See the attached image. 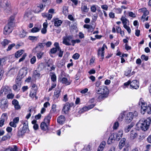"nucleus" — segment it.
<instances>
[{"mask_svg": "<svg viewBox=\"0 0 151 151\" xmlns=\"http://www.w3.org/2000/svg\"><path fill=\"white\" fill-rule=\"evenodd\" d=\"M131 72V70H129L125 72V75L126 76H130V75Z\"/></svg>", "mask_w": 151, "mask_h": 151, "instance_id": "nucleus-63", "label": "nucleus"}, {"mask_svg": "<svg viewBox=\"0 0 151 151\" xmlns=\"http://www.w3.org/2000/svg\"><path fill=\"white\" fill-rule=\"evenodd\" d=\"M137 134L136 130H132L130 132V137L131 139H133L136 137Z\"/></svg>", "mask_w": 151, "mask_h": 151, "instance_id": "nucleus-26", "label": "nucleus"}, {"mask_svg": "<svg viewBox=\"0 0 151 151\" xmlns=\"http://www.w3.org/2000/svg\"><path fill=\"white\" fill-rule=\"evenodd\" d=\"M33 75L35 78H38L39 77L40 74L37 70H35L33 72Z\"/></svg>", "mask_w": 151, "mask_h": 151, "instance_id": "nucleus-39", "label": "nucleus"}, {"mask_svg": "<svg viewBox=\"0 0 151 151\" xmlns=\"http://www.w3.org/2000/svg\"><path fill=\"white\" fill-rule=\"evenodd\" d=\"M134 125V124L133 123H132L129 125H128V126L124 128L125 132L126 133L128 132L130 130L131 128Z\"/></svg>", "mask_w": 151, "mask_h": 151, "instance_id": "nucleus-30", "label": "nucleus"}, {"mask_svg": "<svg viewBox=\"0 0 151 151\" xmlns=\"http://www.w3.org/2000/svg\"><path fill=\"white\" fill-rule=\"evenodd\" d=\"M108 139H109V140H111V141L113 142L115 140H116L114 134L111 135Z\"/></svg>", "mask_w": 151, "mask_h": 151, "instance_id": "nucleus-51", "label": "nucleus"}, {"mask_svg": "<svg viewBox=\"0 0 151 151\" xmlns=\"http://www.w3.org/2000/svg\"><path fill=\"white\" fill-rule=\"evenodd\" d=\"M115 137L116 140L119 141L122 136L123 131L122 130H119L118 133H115L113 134Z\"/></svg>", "mask_w": 151, "mask_h": 151, "instance_id": "nucleus-17", "label": "nucleus"}, {"mask_svg": "<svg viewBox=\"0 0 151 151\" xmlns=\"http://www.w3.org/2000/svg\"><path fill=\"white\" fill-rule=\"evenodd\" d=\"M44 46L45 43H39L35 47V49L37 51H41L43 50Z\"/></svg>", "mask_w": 151, "mask_h": 151, "instance_id": "nucleus-18", "label": "nucleus"}, {"mask_svg": "<svg viewBox=\"0 0 151 151\" xmlns=\"http://www.w3.org/2000/svg\"><path fill=\"white\" fill-rule=\"evenodd\" d=\"M33 12L35 13H38L41 12V11L38 6H37L35 7L34 9L33 10Z\"/></svg>", "mask_w": 151, "mask_h": 151, "instance_id": "nucleus-40", "label": "nucleus"}, {"mask_svg": "<svg viewBox=\"0 0 151 151\" xmlns=\"http://www.w3.org/2000/svg\"><path fill=\"white\" fill-rule=\"evenodd\" d=\"M59 50L57 49L56 48L53 47L50 50V52L51 54H54L57 51Z\"/></svg>", "mask_w": 151, "mask_h": 151, "instance_id": "nucleus-47", "label": "nucleus"}, {"mask_svg": "<svg viewBox=\"0 0 151 151\" xmlns=\"http://www.w3.org/2000/svg\"><path fill=\"white\" fill-rule=\"evenodd\" d=\"M24 133V131L23 130L20 129L17 132V135L19 137H21L23 135Z\"/></svg>", "mask_w": 151, "mask_h": 151, "instance_id": "nucleus-45", "label": "nucleus"}, {"mask_svg": "<svg viewBox=\"0 0 151 151\" xmlns=\"http://www.w3.org/2000/svg\"><path fill=\"white\" fill-rule=\"evenodd\" d=\"M51 116L52 114L51 113H50L45 118L44 122L47 123V124H49Z\"/></svg>", "mask_w": 151, "mask_h": 151, "instance_id": "nucleus-27", "label": "nucleus"}, {"mask_svg": "<svg viewBox=\"0 0 151 151\" xmlns=\"http://www.w3.org/2000/svg\"><path fill=\"white\" fill-rule=\"evenodd\" d=\"M5 60L4 58H0V80L1 79L3 76V71L1 66V65H3Z\"/></svg>", "mask_w": 151, "mask_h": 151, "instance_id": "nucleus-24", "label": "nucleus"}, {"mask_svg": "<svg viewBox=\"0 0 151 151\" xmlns=\"http://www.w3.org/2000/svg\"><path fill=\"white\" fill-rule=\"evenodd\" d=\"M101 86L99 88H95L96 93L98 94H101Z\"/></svg>", "mask_w": 151, "mask_h": 151, "instance_id": "nucleus-43", "label": "nucleus"}, {"mask_svg": "<svg viewBox=\"0 0 151 151\" xmlns=\"http://www.w3.org/2000/svg\"><path fill=\"white\" fill-rule=\"evenodd\" d=\"M27 55L26 53L24 54L23 55L22 58H21L19 59V62H20L23 61L25 59Z\"/></svg>", "mask_w": 151, "mask_h": 151, "instance_id": "nucleus-53", "label": "nucleus"}, {"mask_svg": "<svg viewBox=\"0 0 151 151\" xmlns=\"http://www.w3.org/2000/svg\"><path fill=\"white\" fill-rule=\"evenodd\" d=\"M24 50H20L16 52L15 54V57L17 58H19L23 53Z\"/></svg>", "mask_w": 151, "mask_h": 151, "instance_id": "nucleus-31", "label": "nucleus"}, {"mask_svg": "<svg viewBox=\"0 0 151 151\" xmlns=\"http://www.w3.org/2000/svg\"><path fill=\"white\" fill-rule=\"evenodd\" d=\"M53 21L54 23V25L56 27L60 26L63 22V21L57 18L53 19Z\"/></svg>", "mask_w": 151, "mask_h": 151, "instance_id": "nucleus-16", "label": "nucleus"}, {"mask_svg": "<svg viewBox=\"0 0 151 151\" xmlns=\"http://www.w3.org/2000/svg\"><path fill=\"white\" fill-rule=\"evenodd\" d=\"M81 42V40L79 39H76L75 40H71V42L72 44V45L74 46L75 44L76 43H78Z\"/></svg>", "mask_w": 151, "mask_h": 151, "instance_id": "nucleus-42", "label": "nucleus"}, {"mask_svg": "<svg viewBox=\"0 0 151 151\" xmlns=\"http://www.w3.org/2000/svg\"><path fill=\"white\" fill-rule=\"evenodd\" d=\"M37 6L40 9L41 11L43 10L45 7V5L43 4L42 3H40Z\"/></svg>", "mask_w": 151, "mask_h": 151, "instance_id": "nucleus-41", "label": "nucleus"}, {"mask_svg": "<svg viewBox=\"0 0 151 151\" xmlns=\"http://www.w3.org/2000/svg\"><path fill=\"white\" fill-rule=\"evenodd\" d=\"M45 17L47 18L48 19L50 20L52 17V15L48 13L46 14Z\"/></svg>", "mask_w": 151, "mask_h": 151, "instance_id": "nucleus-59", "label": "nucleus"}, {"mask_svg": "<svg viewBox=\"0 0 151 151\" xmlns=\"http://www.w3.org/2000/svg\"><path fill=\"white\" fill-rule=\"evenodd\" d=\"M14 17L13 16L10 17L8 24L5 27L3 31L4 34L7 35L10 34L12 31L13 28L14 27L15 24L14 21Z\"/></svg>", "mask_w": 151, "mask_h": 151, "instance_id": "nucleus-3", "label": "nucleus"}, {"mask_svg": "<svg viewBox=\"0 0 151 151\" xmlns=\"http://www.w3.org/2000/svg\"><path fill=\"white\" fill-rule=\"evenodd\" d=\"M41 25H38L37 27L35 26L31 29V32L33 33H35L38 32L40 29Z\"/></svg>", "mask_w": 151, "mask_h": 151, "instance_id": "nucleus-28", "label": "nucleus"}, {"mask_svg": "<svg viewBox=\"0 0 151 151\" xmlns=\"http://www.w3.org/2000/svg\"><path fill=\"white\" fill-rule=\"evenodd\" d=\"M9 42V41L7 39H4V40L1 42L2 45L5 47L6 45H8Z\"/></svg>", "mask_w": 151, "mask_h": 151, "instance_id": "nucleus-36", "label": "nucleus"}, {"mask_svg": "<svg viewBox=\"0 0 151 151\" xmlns=\"http://www.w3.org/2000/svg\"><path fill=\"white\" fill-rule=\"evenodd\" d=\"M21 84V83L20 82L18 83L17 84V85H14L13 87V89L15 91H17L19 90Z\"/></svg>", "mask_w": 151, "mask_h": 151, "instance_id": "nucleus-33", "label": "nucleus"}, {"mask_svg": "<svg viewBox=\"0 0 151 151\" xmlns=\"http://www.w3.org/2000/svg\"><path fill=\"white\" fill-rule=\"evenodd\" d=\"M119 126V124L117 122H116L114 124L113 128L114 129H116Z\"/></svg>", "mask_w": 151, "mask_h": 151, "instance_id": "nucleus-60", "label": "nucleus"}, {"mask_svg": "<svg viewBox=\"0 0 151 151\" xmlns=\"http://www.w3.org/2000/svg\"><path fill=\"white\" fill-rule=\"evenodd\" d=\"M12 104L14 105V106L19 104L18 101L16 99L13 100L12 101Z\"/></svg>", "mask_w": 151, "mask_h": 151, "instance_id": "nucleus-64", "label": "nucleus"}, {"mask_svg": "<svg viewBox=\"0 0 151 151\" xmlns=\"http://www.w3.org/2000/svg\"><path fill=\"white\" fill-rule=\"evenodd\" d=\"M104 48L103 46L101 48H99V49L98 53V55L99 57H101L102 59L104 58Z\"/></svg>", "mask_w": 151, "mask_h": 151, "instance_id": "nucleus-14", "label": "nucleus"}, {"mask_svg": "<svg viewBox=\"0 0 151 151\" xmlns=\"http://www.w3.org/2000/svg\"><path fill=\"white\" fill-rule=\"evenodd\" d=\"M65 118L64 116L61 115L58 116L57 119V121L60 124H63L65 121Z\"/></svg>", "mask_w": 151, "mask_h": 151, "instance_id": "nucleus-20", "label": "nucleus"}, {"mask_svg": "<svg viewBox=\"0 0 151 151\" xmlns=\"http://www.w3.org/2000/svg\"><path fill=\"white\" fill-rule=\"evenodd\" d=\"M123 27L124 28L127 30L129 34H130L131 33V29L127 25H124Z\"/></svg>", "mask_w": 151, "mask_h": 151, "instance_id": "nucleus-50", "label": "nucleus"}, {"mask_svg": "<svg viewBox=\"0 0 151 151\" xmlns=\"http://www.w3.org/2000/svg\"><path fill=\"white\" fill-rule=\"evenodd\" d=\"M49 125L45 122H42L41 124V128L42 130L45 131L48 129V127Z\"/></svg>", "mask_w": 151, "mask_h": 151, "instance_id": "nucleus-25", "label": "nucleus"}, {"mask_svg": "<svg viewBox=\"0 0 151 151\" xmlns=\"http://www.w3.org/2000/svg\"><path fill=\"white\" fill-rule=\"evenodd\" d=\"M15 45V44H13L11 45H10L8 47L7 49V51H9L12 49V48L14 47Z\"/></svg>", "mask_w": 151, "mask_h": 151, "instance_id": "nucleus-62", "label": "nucleus"}, {"mask_svg": "<svg viewBox=\"0 0 151 151\" xmlns=\"http://www.w3.org/2000/svg\"><path fill=\"white\" fill-rule=\"evenodd\" d=\"M36 61V58L33 56L30 60V63L32 64H34Z\"/></svg>", "mask_w": 151, "mask_h": 151, "instance_id": "nucleus-54", "label": "nucleus"}, {"mask_svg": "<svg viewBox=\"0 0 151 151\" xmlns=\"http://www.w3.org/2000/svg\"><path fill=\"white\" fill-rule=\"evenodd\" d=\"M122 10L120 8H117L115 9V12L117 14L121 13Z\"/></svg>", "mask_w": 151, "mask_h": 151, "instance_id": "nucleus-58", "label": "nucleus"}, {"mask_svg": "<svg viewBox=\"0 0 151 151\" xmlns=\"http://www.w3.org/2000/svg\"><path fill=\"white\" fill-rule=\"evenodd\" d=\"M138 105L139 107H141V112L142 114H144L146 111L149 114H151V104H149L147 106V103L142 98L140 99Z\"/></svg>", "mask_w": 151, "mask_h": 151, "instance_id": "nucleus-2", "label": "nucleus"}, {"mask_svg": "<svg viewBox=\"0 0 151 151\" xmlns=\"http://www.w3.org/2000/svg\"><path fill=\"white\" fill-rule=\"evenodd\" d=\"M19 118L18 117L14 118L13 120V121L11 122L9 125L10 126L13 127L15 128L17 127V124L19 122Z\"/></svg>", "mask_w": 151, "mask_h": 151, "instance_id": "nucleus-10", "label": "nucleus"}, {"mask_svg": "<svg viewBox=\"0 0 151 151\" xmlns=\"http://www.w3.org/2000/svg\"><path fill=\"white\" fill-rule=\"evenodd\" d=\"M8 106V102L6 99L3 98L0 99V107L3 111H5Z\"/></svg>", "mask_w": 151, "mask_h": 151, "instance_id": "nucleus-5", "label": "nucleus"}, {"mask_svg": "<svg viewBox=\"0 0 151 151\" xmlns=\"http://www.w3.org/2000/svg\"><path fill=\"white\" fill-rule=\"evenodd\" d=\"M137 115V112H135L134 113L132 112H129L127 113L125 118V122L127 123L130 122L133 119L134 116H136Z\"/></svg>", "mask_w": 151, "mask_h": 151, "instance_id": "nucleus-6", "label": "nucleus"}, {"mask_svg": "<svg viewBox=\"0 0 151 151\" xmlns=\"http://www.w3.org/2000/svg\"><path fill=\"white\" fill-rule=\"evenodd\" d=\"M124 115L125 114L124 113H121V114H120L118 118L119 120L120 121H122L124 118Z\"/></svg>", "mask_w": 151, "mask_h": 151, "instance_id": "nucleus-49", "label": "nucleus"}, {"mask_svg": "<svg viewBox=\"0 0 151 151\" xmlns=\"http://www.w3.org/2000/svg\"><path fill=\"white\" fill-rule=\"evenodd\" d=\"M28 69L26 67H24L19 70V74L22 77L25 76L27 73Z\"/></svg>", "mask_w": 151, "mask_h": 151, "instance_id": "nucleus-15", "label": "nucleus"}, {"mask_svg": "<svg viewBox=\"0 0 151 151\" xmlns=\"http://www.w3.org/2000/svg\"><path fill=\"white\" fill-rule=\"evenodd\" d=\"M7 98L8 99H13L14 96L13 94L11 93H9L7 94Z\"/></svg>", "mask_w": 151, "mask_h": 151, "instance_id": "nucleus-46", "label": "nucleus"}, {"mask_svg": "<svg viewBox=\"0 0 151 151\" xmlns=\"http://www.w3.org/2000/svg\"><path fill=\"white\" fill-rule=\"evenodd\" d=\"M60 92V90L58 89V90H56L54 92V95L56 98H58L59 97Z\"/></svg>", "mask_w": 151, "mask_h": 151, "instance_id": "nucleus-44", "label": "nucleus"}, {"mask_svg": "<svg viewBox=\"0 0 151 151\" xmlns=\"http://www.w3.org/2000/svg\"><path fill=\"white\" fill-rule=\"evenodd\" d=\"M11 88L7 86H3L1 88L0 90V96L3 94L4 93V95L8 94L9 93H11Z\"/></svg>", "mask_w": 151, "mask_h": 151, "instance_id": "nucleus-8", "label": "nucleus"}, {"mask_svg": "<svg viewBox=\"0 0 151 151\" xmlns=\"http://www.w3.org/2000/svg\"><path fill=\"white\" fill-rule=\"evenodd\" d=\"M7 114L6 113H4L2 115L1 119H3L5 120V119H7Z\"/></svg>", "mask_w": 151, "mask_h": 151, "instance_id": "nucleus-56", "label": "nucleus"}, {"mask_svg": "<svg viewBox=\"0 0 151 151\" xmlns=\"http://www.w3.org/2000/svg\"><path fill=\"white\" fill-rule=\"evenodd\" d=\"M73 38L72 35L66 36L63 37V43L66 45L69 46L71 44L70 43V41Z\"/></svg>", "mask_w": 151, "mask_h": 151, "instance_id": "nucleus-7", "label": "nucleus"}, {"mask_svg": "<svg viewBox=\"0 0 151 151\" xmlns=\"http://www.w3.org/2000/svg\"><path fill=\"white\" fill-rule=\"evenodd\" d=\"M107 97V95L104 94H100L98 98V101H101Z\"/></svg>", "mask_w": 151, "mask_h": 151, "instance_id": "nucleus-34", "label": "nucleus"}, {"mask_svg": "<svg viewBox=\"0 0 151 151\" xmlns=\"http://www.w3.org/2000/svg\"><path fill=\"white\" fill-rule=\"evenodd\" d=\"M121 20L122 21V22L124 24V26L127 25V21H128V20L125 17L123 16H122Z\"/></svg>", "mask_w": 151, "mask_h": 151, "instance_id": "nucleus-38", "label": "nucleus"}, {"mask_svg": "<svg viewBox=\"0 0 151 151\" xmlns=\"http://www.w3.org/2000/svg\"><path fill=\"white\" fill-rule=\"evenodd\" d=\"M98 7V6L97 5H93L91 7V11L93 12H95Z\"/></svg>", "mask_w": 151, "mask_h": 151, "instance_id": "nucleus-35", "label": "nucleus"}, {"mask_svg": "<svg viewBox=\"0 0 151 151\" xmlns=\"http://www.w3.org/2000/svg\"><path fill=\"white\" fill-rule=\"evenodd\" d=\"M106 142L104 141H103L100 144L97 150V151H102L105 146Z\"/></svg>", "mask_w": 151, "mask_h": 151, "instance_id": "nucleus-29", "label": "nucleus"}, {"mask_svg": "<svg viewBox=\"0 0 151 151\" xmlns=\"http://www.w3.org/2000/svg\"><path fill=\"white\" fill-rule=\"evenodd\" d=\"M130 87L132 89H138L139 87L138 82L136 80L132 81L130 83Z\"/></svg>", "mask_w": 151, "mask_h": 151, "instance_id": "nucleus-12", "label": "nucleus"}, {"mask_svg": "<svg viewBox=\"0 0 151 151\" xmlns=\"http://www.w3.org/2000/svg\"><path fill=\"white\" fill-rule=\"evenodd\" d=\"M151 119L150 118L146 119H141L136 124V126L138 129H142L143 131H147L149 128L151 122Z\"/></svg>", "mask_w": 151, "mask_h": 151, "instance_id": "nucleus-1", "label": "nucleus"}, {"mask_svg": "<svg viewBox=\"0 0 151 151\" xmlns=\"http://www.w3.org/2000/svg\"><path fill=\"white\" fill-rule=\"evenodd\" d=\"M32 13L31 12H28L26 13L24 17V20L27 21L31 20L32 17Z\"/></svg>", "mask_w": 151, "mask_h": 151, "instance_id": "nucleus-13", "label": "nucleus"}, {"mask_svg": "<svg viewBox=\"0 0 151 151\" xmlns=\"http://www.w3.org/2000/svg\"><path fill=\"white\" fill-rule=\"evenodd\" d=\"M70 104L68 102L65 103L63 105V107L62 109L64 113L65 114H67L70 109Z\"/></svg>", "mask_w": 151, "mask_h": 151, "instance_id": "nucleus-11", "label": "nucleus"}, {"mask_svg": "<svg viewBox=\"0 0 151 151\" xmlns=\"http://www.w3.org/2000/svg\"><path fill=\"white\" fill-rule=\"evenodd\" d=\"M141 58L142 59L145 60V61L147 60L148 59V56H146L144 55H142L141 57Z\"/></svg>", "mask_w": 151, "mask_h": 151, "instance_id": "nucleus-57", "label": "nucleus"}, {"mask_svg": "<svg viewBox=\"0 0 151 151\" xmlns=\"http://www.w3.org/2000/svg\"><path fill=\"white\" fill-rule=\"evenodd\" d=\"M101 88L102 93L101 94H104L107 96L109 93V90L107 88L106 86H101Z\"/></svg>", "mask_w": 151, "mask_h": 151, "instance_id": "nucleus-21", "label": "nucleus"}, {"mask_svg": "<svg viewBox=\"0 0 151 151\" xmlns=\"http://www.w3.org/2000/svg\"><path fill=\"white\" fill-rule=\"evenodd\" d=\"M52 75L51 76V79L52 81L54 82L56 81V76L54 73H52Z\"/></svg>", "mask_w": 151, "mask_h": 151, "instance_id": "nucleus-48", "label": "nucleus"}, {"mask_svg": "<svg viewBox=\"0 0 151 151\" xmlns=\"http://www.w3.org/2000/svg\"><path fill=\"white\" fill-rule=\"evenodd\" d=\"M79 54L78 53H76L73 55L72 58L75 60H77L79 58Z\"/></svg>", "mask_w": 151, "mask_h": 151, "instance_id": "nucleus-52", "label": "nucleus"}, {"mask_svg": "<svg viewBox=\"0 0 151 151\" xmlns=\"http://www.w3.org/2000/svg\"><path fill=\"white\" fill-rule=\"evenodd\" d=\"M59 81L62 83L66 85H68L70 84L71 81L70 80H68L65 77H63L61 75L59 78Z\"/></svg>", "mask_w": 151, "mask_h": 151, "instance_id": "nucleus-9", "label": "nucleus"}, {"mask_svg": "<svg viewBox=\"0 0 151 151\" xmlns=\"http://www.w3.org/2000/svg\"><path fill=\"white\" fill-rule=\"evenodd\" d=\"M43 54V53L42 52H40L38 53H37V58L39 59L40 58L42 57Z\"/></svg>", "mask_w": 151, "mask_h": 151, "instance_id": "nucleus-61", "label": "nucleus"}, {"mask_svg": "<svg viewBox=\"0 0 151 151\" xmlns=\"http://www.w3.org/2000/svg\"><path fill=\"white\" fill-rule=\"evenodd\" d=\"M8 149L11 151H18L17 147L16 145H14L12 147H9Z\"/></svg>", "mask_w": 151, "mask_h": 151, "instance_id": "nucleus-37", "label": "nucleus"}, {"mask_svg": "<svg viewBox=\"0 0 151 151\" xmlns=\"http://www.w3.org/2000/svg\"><path fill=\"white\" fill-rule=\"evenodd\" d=\"M37 91L36 88L35 89L32 88L29 94V96L32 98H34L35 97L36 99H37V98L36 96Z\"/></svg>", "mask_w": 151, "mask_h": 151, "instance_id": "nucleus-22", "label": "nucleus"}, {"mask_svg": "<svg viewBox=\"0 0 151 151\" xmlns=\"http://www.w3.org/2000/svg\"><path fill=\"white\" fill-rule=\"evenodd\" d=\"M126 141V139L125 138H123L122 139L119 144V147L120 149H121L124 146Z\"/></svg>", "mask_w": 151, "mask_h": 151, "instance_id": "nucleus-23", "label": "nucleus"}, {"mask_svg": "<svg viewBox=\"0 0 151 151\" xmlns=\"http://www.w3.org/2000/svg\"><path fill=\"white\" fill-rule=\"evenodd\" d=\"M0 7H5V12L9 14L12 12V10L10 8L9 3L6 0H0Z\"/></svg>", "mask_w": 151, "mask_h": 151, "instance_id": "nucleus-4", "label": "nucleus"}, {"mask_svg": "<svg viewBox=\"0 0 151 151\" xmlns=\"http://www.w3.org/2000/svg\"><path fill=\"white\" fill-rule=\"evenodd\" d=\"M26 32L24 30H23L22 33L19 35V36L21 38H24L26 36Z\"/></svg>", "mask_w": 151, "mask_h": 151, "instance_id": "nucleus-55", "label": "nucleus"}, {"mask_svg": "<svg viewBox=\"0 0 151 151\" xmlns=\"http://www.w3.org/2000/svg\"><path fill=\"white\" fill-rule=\"evenodd\" d=\"M81 9L83 14L88 12L89 10V9L87 8V5L84 3L82 4Z\"/></svg>", "mask_w": 151, "mask_h": 151, "instance_id": "nucleus-19", "label": "nucleus"}, {"mask_svg": "<svg viewBox=\"0 0 151 151\" xmlns=\"http://www.w3.org/2000/svg\"><path fill=\"white\" fill-rule=\"evenodd\" d=\"M63 13L66 16L68 14V7L64 6L63 8Z\"/></svg>", "mask_w": 151, "mask_h": 151, "instance_id": "nucleus-32", "label": "nucleus"}]
</instances>
